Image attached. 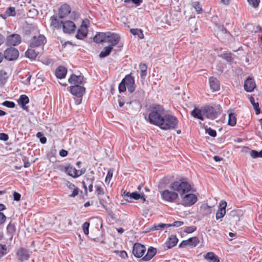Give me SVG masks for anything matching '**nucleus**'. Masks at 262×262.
I'll return each instance as SVG.
<instances>
[{
  "instance_id": "f257e3e1",
  "label": "nucleus",
  "mask_w": 262,
  "mask_h": 262,
  "mask_svg": "<svg viewBox=\"0 0 262 262\" xmlns=\"http://www.w3.org/2000/svg\"><path fill=\"white\" fill-rule=\"evenodd\" d=\"M148 110L149 113L147 120L151 124L159 126L166 114L165 109L160 104H152Z\"/></svg>"
},
{
  "instance_id": "f03ea898",
  "label": "nucleus",
  "mask_w": 262,
  "mask_h": 262,
  "mask_svg": "<svg viewBox=\"0 0 262 262\" xmlns=\"http://www.w3.org/2000/svg\"><path fill=\"white\" fill-rule=\"evenodd\" d=\"M179 122L176 116L171 114H165L159 127L164 130L176 129L178 127Z\"/></svg>"
},
{
  "instance_id": "7ed1b4c3",
  "label": "nucleus",
  "mask_w": 262,
  "mask_h": 262,
  "mask_svg": "<svg viewBox=\"0 0 262 262\" xmlns=\"http://www.w3.org/2000/svg\"><path fill=\"white\" fill-rule=\"evenodd\" d=\"M127 88L128 92L133 93L135 91L136 85L134 77L131 74L126 75L119 83L118 90L120 93L124 92Z\"/></svg>"
},
{
  "instance_id": "20e7f679",
  "label": "nucleus",
  "mask_w": 262,
  "mask_h": 262,
  "mask_svg": "<svg viewBox=\"0 0 262 262\" xmlns=\"http://www.w3.org/2000/svg\"><path fill=\"white\" fill-rule=\"evenodd\" d=\"M170 188L179 192L181 197H183L184 194L190 191L191 185L188 182L184 181V179H182L179 181L171 183L170 185Z\"/></svg>"
},
{
  "instance_id": "39448f33",
  "label": "nucleus",
  "mask_w": 262,
  "mask_h": 262,
  "mask_svg": "<svg viewBox=\"0 0 262 262\" xmlns=\"http://www.w3.org/2000/svg\"><path fill=\"white\" fill-rule=\"evenodd\" d=\"M4 58L8 61L16 60L19 56L18 51L14 47L8 48L4 52Z\"/></svg>"
},
{
  "instance_id": "423d86ee",
  "label": "nucleus",
  "mask_w": 262,
  "mask_h": 262,
  "mask_svg": "<svg viewBox=\"0 0 262 262\" xmlns=\"http://www.w3.org/2000/svg\"><path fill=\"white\" fill-rule=\"evenodd\" d=\"M47 42L46 37L42 34L38 36H34L29 41V46L32 48L44 45Z\"/></svg>"
},
{
  "instance_id": "0eeeda50",
  "label": "nucleus",
  "mask_w": 262,
  "mask_h": 262,
  "mask_svg": "<svg viewBox=\"0 0 262 262\" xmlns=\"http://www.w3.org/2000/svg\"><path fill=\"white\" fill-rule=\"evenodd\" d=\"M68 89L73 95L78 98H82L85 93V88L78 84L71 85L68 88Z\"/></svg>"
},
{
  "instance_id": "6e6552de",
  "label": "nucleus",
  "mask_w": 262,
  "mask_h": 262,
  "mask_svg": "<svg viewBox=\"0 0 262 262\" xmlns=\"http://www.w3.org/2000/svg\"><path fill=\"white\" fill-rule=\"evenodd\" d=\"M239 220L240 217L235 210L231 211L225 217L226 223L232 225L233 228H235V225Z\"/></svg>"
},
{
  "instance_id": "1a4fd4ad",
  "label": "nucleus",
  "mask_w": 262,
  "mask_h": 262,
  "mask_svg": "<svg viewBox=\"0 0 262 262\" xmlns=\"http://www.w3.org/2000/svg\"><path fill=\"white\" fill-rule=\"evenodd\" d=\"M203 114L208 119L213 120L217 117V113L212 106L206 105L203 107Z\"/></svg>"
},
{
  "instance_id": "9d476101",
  "label": "nucleus",
  "mask_w": 262,
  "mask_h": 262,
  "mask_svg": "<svg viewBox=\"0 0 262 262\" xmlns=\"http://www.w3.org/2000/svg\"><path fill=\"white\" fill-rule=\"evenodd\" d=\"M21 41V37L18 34H12L8 35L6 38V44L8 46H16Z\"/></svg>"
},
{
  "instance_id": "9b49d317",
  "label": "nucleus",
  "mask_w": 262,
  "mask_h": 262,
  "mask_svg": "<svg viewBox=\"0 0 262 262\" xmlns=\"http://www.w3.org/2000/svg\"><path fill=\"white\" fill-rule=\"evenodd\" d=\"M181 198L183 204L185 206H191L194 204L198 200L196 195L193 193H186Z\"/></svg>"
},
{
  "instance_id": "f8f14e48",
  "label": "nucleus",
  "mask_w": 262,
  "mask_h": 262,
  "mask_svg": "<svg viewBox=\"0 0 262 262\" xmlns=\"http://www.w3.org/2000/svg\"><path fill=\"white\" fill-rule=\"evenodd\" d=\"M183 224L182 221H176L172 224L159 223L157 225L154 224L152 226L147 228L146 229H161L163 228H168L171 227H178Z\"/></svg>"
},
{
  "instance_id": "ddd939ff",
  "label": "nucleus",
  "mask_w": 262,
  "mask_h": 262,
  "mask_svg": "<svg viewBox=\"0 0 262 262\" xmlns=\"http://www.w3.org/2000/svg\"><path fill=\"white\" fill-rule=\"evenodd\" d=\"M120 40V36L115 33L107 32L105 42L109 43V46L113 47L117 45Z\"/></svg>"
},
{
  "instance_id": "4468645a",
  "label": "nucleus",
  "mask_w": 262,
  "mask_h": 262,
  "mask_svg": "<svg viewBox=\"0 0 262 262\" xmlns=\"http://www.w3.org/2000/svg\"><path fill=\"white\" fill-rule=\"evenodd\" d=\"M161 196L163 200L169 202H173L178 198V194L174 191L165 190L162 192Z\"/></svg>"
},
{
  "instance_id": "2eb2a0df",
  "label": "nucleus",
  "mask_w": 262,
  "mask_h": 262,
  "mask_svg": "<svg viewBox=\"0 0 262 262\" xmlns=\"http://www.w3.org/2000/svg\"><path fill=\"white\" fill-rule=\"evenodd\" d=\"M94 171L91 170L90 172L88 173L84 176V180L82 182V184L84 190V193L87 195L88 188L86 184H93L95 181Z\"/></svg>"
},
{
  "instance_id": "dca6fc26",
  "label": "nucleus",
  "mask_w": 262,
  "mask_h": 262,
  "mask_svg": "<svg viewBox=\"0 0 262 262\" xmlns=\"http://www.w3.org/2000/svg\"><path fill=\"white\" fill-rule=\"evenodd\" d=\"M146 251L145 247L139 243H135L133 246V254L137 258L143 256Z\"/></svg>"
},
{
  "instance_id": "f3484780",
  "label": "nucleus",
  "mask_w": 262,
  "mask_h": 262,
  "mask_svg": "<svg viewBox=\"0 0 262 262\" xmlns=\"http://www.w3.org/2000/svg\"><path fill=\"white\" fill-rule=\"evenodd\" d=\"M226 206L227 203L226 201L222 200L220 202L219 209L215 214V218L217 220L223 218L225 215Z\"/></svg>"
},
{
  "instance_id": "a211bd4d",
  "label": "nucleus",
  "mask_w": 262,
  "mask_h": 262,
  "mask_svg": "<svg viewBox=\"0 0 262 262\" xmlns=\"http://www.w3.org/2000/svg\"><path fill=\"white\" fill-rule=\"evenodd\" d=\"M68 82L71 84L81 85L84 83V76L83 75L77 76L75 74H72L69 78Z\"/></svg>"
},
{
  "instance_id": "6ab92c4d",
  "label": "nucleus",
  "mask_w": 262,
  "mask_h": 262,
  "mask_svg": "<svg viewBox=\"0 0 262 262\" xmlns=\"http://www.w3.org/2000/svg\"><path fill=\"white\" fill-rule=\"evenodd\" d=\"M61 23H62V29L64 32L70 34L75 31L76 26L73 21L68 20L64 23L61 21Z\"/></svg>"
},
{
  "instance_id": "aec40b11",
  "label": "nucleus",
  "mask_w": 262,
  "mask_h": 262,
  "mask_svg": "<svg viewBox=\"0 0 262 262\" xmlns=\"http://www.w3.org/2000/svg\"><path fill=\"white\" fill-rule=\"evenodd\" d=\"M244 89L246 92H251L253 91L256 87V84L254 80L251 77L246 79L244 82Z\"/></svg>"
},
{
  "instance_id": "412c9836",
  "label": "nucleus",
  "mask_w": 262,
  "mask_h": 262,
  "mask_svg": "<svg viewBox=\"0 0 262 262\" xmlns=\"http://www.w3.org/2000/svg\"><path fill=\"white\" fill-rule=\"evenodd\" d=\"M209 83L212 92L219 91L220 90V82L217 78L210 77L209 78Z\"/></svg>"
},
{
  "instance_id": "4be33fe9",
  "label": "nucleus",
  "mask_w": 262,
  "mask_h": 262,
  "mask_svg": "<svg viewBox=\"0 0 262 262\" xmlns=\"http://www.w3.org/2000/svg\"><path fill=\"white\" fill-rule=\"evenodd\" d=\"M71 9L70 6L67 4L62 5L59 9L58 15L60 18H63L71 13Z\"/></svg>"
},
{
  "instance_id": "5701e85b",
  "label": "nucleus",
  "mask_w": 262,
  "mask_h": 262,
  "mask_svg": "<svg viewBox=\"0 0 262 262\" xmlns=\"http://www.w3.org/2000/svg\"><path fill=\"white\" fill-rule=\"evenodd\" d=\"M18 104L21 108L26 111H28V107L26 104L29 102V98L26 95H21L17 101Z\"/></svg>"
},
{
  "instance_id": "b1692460",
  "label": "nucleus",
  "mask_w": 262,
  "mask_h": 262,
  "mask_svg": "<svg viewBox=\"0 0 262 262\" xmlns=\"http://www.w3.org/2000/svg\"><path fill=\"white\" fill-rule=\"evenodd\" d=\"M36 25L33 24H27L23 28V34L26 36H30L35 31H37Z\"/></svg>"
},
{
  "instance_id": "393cba45",
  "label": "nucleus",
  "mask_w": 262,
  "mask_h": 262,
  "mask_svg": "<svg viewBox=\"0 0 262 262\" xmlns=\"http://www.w3.org/2000/svg\"><path fill=\"white\" fill-rule=\"evenodd\" d=\"M88 34V29L86 25H81L80 28L77 30L76 37L80 40L84 39Z\"/></svg>"
},
{
  "instance_id": "a878e982",
  "label": "nucleus",
  "mask_w": 262,
  "mask_h": 262,
  "mask_svg": "<svg viewBox=\"0 0 262 262\" xmlns=\"http://www.w3.org/2000/svg\"><path fill=\"white\" fill-rule=\"evenodd\" d=\"M178 241L176 235H171L165 243V246L167 249L172 248L177 244Z\"/></svg>"
},
{
  "instance_id": "bb28decb",
  "label": "nucleus",
  "mask_w": 262,
  "mask_h": 262,
  "mask_svg": "<svg viewBox=\"0 0 262 262\" xmlns=\"http://www.w3.org/2000/svg\"><path fill=\"white\" fill-rule=\"evenodd\" d=\"M157 249L152 247H149L144 256L142 257V260L146 261L150 260L156 254Z\"/></svg>"
},
{
  "instance_id": "cd10ccee",
  "label": "nucleus",
  "mask_w": 262,
  "mask_h": 262,
  "mask_svg": "<svg viewBox=\"0 0 262 262\" xmlns=\"http://www.w3.org/2000/svg\"><path fill=\"white\" fill-rule=\"evenodd\" d=\"M17 254L21 261L27 260L29 257V251L25 248L19 249L17 251Z\"/></svg>"
},
{
  "instance_id": "c85d7f7f",
  "label": "nucleus",
  "mask_w": 262,
  "mask_h": 262,
  "mask_svg": "<svg viewBox=\"0 0 262 262\" xmlns=\"http://www.w3.org/2000/svg\"><path fill=\"white\" fill-rule=\"evenodd\" d=\"M106 35L107 32H98L94 37L93 40L97 43H100L103 42H105Z\"/></svg>"
},
{
  "instance_id": "c756f323",
  "label": "nucleus",
  "mask_w": 262,
  "mask_h": 262,
  "mask_svg": "<svg viewBox=\"0 0 262 262\" xmlns=\"http://www.w3.org/2000/svg\"><path fill=\"white\" fill-rule=\"evenodd\" d=\"M191 115L194 118L203 121L204 120L203 114V107L201 109L195 107L191 112Z\"/></svg>"
},
{
  "instance_id": "7c9ffc66",
  "label": "nucleus",
  "mask_w": 262,
  "mask_h": 262,
  "mask_svg": "<svg viewBox=\"0 0 262 262\" xmlns=\"http://www.w3.org/2000/svg\"><path fill=\"white\" fill-rule=\"evenodd\" d=\"M10 74L4 70H0V87H3L7 82Z\"/></svg>"
},
{
  "instance_id": "2f4dec72",
  "label": "nucleus",
  "mask_w": 262,
  "mask_h": 262,
  "mask_svg": "<svg viewBox=\"0 0 262 262\" xmlns=\"http://www.w3.org/2000/svg\"><path fill=\"white\" fill-rule=\"evenodd\" d=\"M67 73V69L63 66H59L55 70V75L59 79L63 78L66 77Z\"/></svg>"
},
{
  "instance_id": "473e14b6",
  "label": "nucleus",
  "mask_w": 262,
  "mask_h": 262,
  "mask_svg": "<svg viewBox=\"0 0 262 262\" xmlns=\"http://www.w3.org/2000/svg\"><path fill=\"white\" fill-rule=\"evenodd\" d=\"M204 258L209 262H220V258L213 252H207L204 255Z\"/></svg>"
},
{
  "instance_id": "72a5a7b5",
  "label": "nucleus",
  "mask_w": 262,
  "mask_h": 262,
  "mask_svg": "<svg viewBox=\"0 0 262 262\" xmlns=\"http://www.w3.org/2000/svg\"><path fill=\"white\" fill-rule=\"evenodd\" d=\"M113 47H111V46H107L103 48V49L101 51L99 55V57L100 58H103L107 56H108L112 51H113Z\"/></svg>"
},
{
  "instance_id": "f704fd0d",
  "label": "nucleus",
  "mask_w": 262,
  "mask_h": 262,
  "mask_svg": "<svg viewBox=\"0 0 262 262\" xmlns=\"http://www.w3.org/2000/svg\"><path fill=\"white\" fill-rule=\"evenodd\" d=\"M38 54V52L35 51V50L28 49L25 52V56L31 59H35Z\"/></svg>"
},
{
  "instance_id": "c9c22d12",
  "label": "nucleus",
  "mask_w": 262,
  "mask_h": 262,
  "mask_svg": "<svg viewBox=\"0 0 262 262\" xmlns=\"http://www.w3.org/2000/svg\"><path fill=\"white\" fill-rule=\"evenodd\" d=\"M236 114L234 113H229L228 124L231 126H234L236 125Z\"/></svg>"
},
{
  "instance_id": "e433bc0d",
  "label": "nucleus",
  "mask_w": 262,
  "mask_h": 262,
  "mask_svg": "<svg viewBox=\"0 0 262 262\" xmlns=\"http://www.w3.org/2000/svg\"><path fill=\"white\" fill-rule=\"evenodd\" d=\"M130 32L133 35H137L140 39H143L144 37L143 31L140 29H130Z\"/></svg>"
},
{
  "instance_id": "4c0bfd02",
  "label": "nucleus",
  "mask_w": 262,
  "mask_h": 262,
  "mask_svg": "<svg viewBox=\"0 0 262 262\" xmlns=\"http://www.w3.org/2000/svg\"><path fill=\"white\" fill-rule=\"evenodd\" d=\"M65 172L70 176L75 178L74 176L75 173H77V169L70 165L65 167Z\"/></svg>"
},
{
  "instance_id": "58836bf2",
  "label": "nucleus",
  "mask_w": 262,
  "mask_h": 262,
  "mask_svg": "<svg viewBox=\"0 0 262 262\" xmlns=\"http://www.w3.org/2000/svg\"><path fill=\"white\" fill-rule=\"evenodd\" d=\"M249 100H250V103L252 104L253 107L255 111L256 114H257V115L259 114L260 112V109L259 107L258 103L255 102L254 98L252 96H251L249 98Z\"/></svg>"
},
{
  "instance_id": "ea45409f",
  "label": "nucleus",
  "mask_w": 262,
  "mask_h": 262,
  "mask_svg": "<svg viewBox=\"0 0 262 262\" xmlns=\"http://www.w3.org/2000/svg\"><path fill=\"white\" fill-rule=\"evenodd\" d=\"M188 246L191 247H196L199 243L200 241L197 237L189 238L188 239Z\"/></svg>"
},
{
  "instance_id": "a19ab883",
  "label": "nucleus",
  "mask_w": 262,
  "mask_h": 262,
  "mask_svg": "<svg viewBox=\"0 0 262 262\" xmlns=\"http://www.w3.org/2000/svg\"><path fill=\"white\" fill-rule=\"evenodd\" d=\"M201 210L204 215H207L211 213L213 210V207L209 206L208 205H204L201 207Z\"/></svg>"
},
{
  "instance_id": "79ce46f5",
  "label": "nucleus",
  "mask_w": 262,
  "mask_h": 262,
  "mask_svg": "<svg viewBox=\"0 0 262 262\" xmlns=\"http://www.w3.org/2000/svg\"><path fill=\"white\" fill-rule=\"evenodd\" d=\"M51 26L55 28H58L60 26V22L57 19V16L53 15L50 17Z\"/></svg>"
},
{
  "instance_id": "37998d69",
  "label": "nucleus",
  "mask_w": 262,
  "mask_h": 262,
  "mask_svg": "<svg viewBox=\"0 0 262 262\" xmlns=\"http://www.w3.org/2000/svg\"><path fill=\"white\" fill-rule=\"evenodd\" d=\"M191 5L195 10L197 14H201L203 12V10L199 2H193Z\"/></svg>"
},
{
  "instance_id": "c03bdc74",
  "label": "nucleus",
  "mask_w": 262,
  "mask_h": 262,
  "mask_svg": "<svg viewBox=\"0 0 262 262\" xmlns=\"http://www.w3.org/2000/svg\"><path fill=\"white\" fill-rule=\"evenodd\" d=\"M220 57L226 60L227 62H232L233 58L232 57V54L229 53H223L222 54L220 55Z\"/></svg>"
},
{
  "instance_id": "a18cd8bd",
  "label": "nucleus",
  "mask_w": 262,
  "mask_h": 262,
  "mask_svg": "<svg viewBox=\"0 0 262 262\" xmlns=\"http://www.w3.org/2000/svg\"><path fill=\"white\" fill-rule=\"evenodd\" d=\"M5 13L8 16H15L16 14L15 8L13 7H9L6 9Z\"/></svg>"
},
{
  "instance_id": "49530a36",
  "label": "nucleus",
  "mask_w": 262,
  "mask_h": 262,
  "mask_svg": "<svg viewBox=\"0 0 262 262\" xmlns=\"http://www.w3.org/2000/svg\"><path fill=\"white\" fill-rule=\"evenodd\" d=\"M250 156L254 159L262 158V149L260 151H258L255 150H252L250 152Z\"/></svg>"
},
{
  "instance_id": "de8ad7c7",
  "label": "nucleus",
  "mask_w": 262,
  "mask_h": 262,
  "mask_svg": "<svg viewBox=\"0 0 262 262\" xmlns=\"http://www.w3.org/2000/svg\"><path fill=\"white\" fill-rule=\"evenodd\" d=\"M249 5L253 8L258 7L260 0H247Z\"/></svg>"
},
{
  "instance_id": "09e8293b",
  "label": "nucleus",
  "mask_w": 262,
  "mask_h": 262,
  "mask_svg": "<svg viewBox=\"0 0 262 262\" xmlns=\"http://www.w3.org/2000/svg\"><path fill=\"white\" fill-rule=\"evenodd\" d=\"M205 133L208 134L210 136L212 137H215L216 136V132L215 130L208 127L205 129Z\"/></svg>"
},
{
  "instance_id": "8fccbe9b",
  "label": "nucleus",
  "mask_w": 262,
  "mask_h": 262,
  "mask_svg": "<svg viewBox=\"0 0 262 262\" xmlns=\"http://www.w3.org/2000/svg\"><path fill=\"white\" fill-rule=\"evenodd\" d=\"M2 105L6 107H7L8 108H13L15 107V104L14 102L8 101V100L5 101L2 103Z\"/></svg>"
},
{
  "instance_id": "3c124183",
  "label": "nucleus",
  "mask_w": 262,
  "mask_h": 262,
  "mask_svg": "<svg viewBox=\"0 0 262 262\" xmlns=\"http://www.w3.org/2000/svg\"><path fill=\"white\" fill-rule=\"evenodd\" d=\"M121 195L123 197V199H124L125 200L129 202L130 201L128 200V198H130L131 193L129 192H126V191H124L122 190L121 191Z\"/></svg>"
},
{
  "instance_id": "603ef678",
  "label": "nucleus",
  "mask_w": 262,
  "mask_h": 262,
  "mask_svg": "<svg viewBox=\"0 0 262 262\" xmlns=\"http://www.w3.org/2000/svg\"><path fill=\"white\" fill-rule=\"evenodd\" d=\"M7 253V247L5 245L0 244V257L3 256Z\"/></svg>"
},
{
  "instance_id": "864d4df0",
  "label": "nucleus",
  "mask_w": 262,
  "mask_h": 262,
  "mask_svg": "<svg viewBox=\"0 0 262 262\" xmlns=\"http://www.w3.org/2000/svg\"><path fill=\"white\" fill-rule=\"evenodd\" d=\"M141 193H138L137 192H133L131 193L130 198V199H134L136 200H138L140 199L141 198Z\"/></svg>"
},
{
  "instance_id": "5fc2aeb1",
  "label": "nucleus",
  "mask_w": 262,
  "mask_h": 262,
  "mask_svg": "<svg viewBox=\"0 0 262 262\" xmlns=\"http://www.w3.org/2000/svg\"><path fill=\"white\" fill-rule=\"evenodd\" d=\"M113 177V170L111 169H109L107 171L106 177L105 179V182H110L112 178Z\"/></svg>"
},
{
  "instance_id": "6e6d98bb",
  "label": "nucleus",
  "mask_w": 262,
  "mask_h": 262,
  "mask_svg": "<svg viewBox=\"0 0 262 262\" xmlns=\"http://www.w3.org/2000/svg\"><path fill=\"white\" fill-rule=\"evenodd\" d=\"M96 193L97 195H103L104 193L103 189L98 185H96Z\"/></svg>"
},
{
  "instance_id": "4d7b16f0",
  "label": "nucleus",
  "mask_w": 262,
  "mask_h": 262,
  "mask_svg": "<svg viewBox=\"0 0 262 262\" xmlns=\"http://www.w3.org/2000/svg\"><path fill=\"white\" fill-rule=\"evenodd\" d=\"M16 222L15 221L11 220L9 224L8 225L6 229H15L16 226H15Z\"/></svg>"
},
{
  "instance_id": "13d9d810",
  "label": "nucleus",
  "mask_w": 262,
  "mask_h": 262,
  "mask_svg": "<svg viewBox=\"0 0 262 262\" xmlns=\"http://www.w3.org/2000/svg\"><path fill=\"white\" fill-rule=\"evenodd\" d=\"M85 168H82L80 170H77V173H75L74 174V177H75V178H76L81 175H82L83 174H84L85 172Z\"/></svg>"
},
{
  "instance_id": "bf43d9fd",
  "label": "nucleus",
  "mask_w": 262,
  "mask_h": 262,
  "mask_svg": "<svg viewBox=\"0 0 262 262\" xmlns=\"http://www.w3.org/2000/svg\"><path fill=\"white\" fill-rule=\"evenodd\" d=\"M73 189H74V190H73L72 193L69 195L70 197L74 198L76 195H77V194H78L79 189L77 187H75Z\"/></svg>"
},
{
  "instance_id": "052dcab7",
  "label": "nucleus",
  "mask_w": 262,
  "mask_h": 262,
  "mask_svg": "<svg viewBox=\"0 0 262 262\" xmlns=\"http://www.w3.org/2000/svg\"><path fill=\"white\" fill-rule=\"evenodd\" d=\"M9 139V136L7 134L2 133H0V140L4 141H6Z\"/></svg>"
},
{
  "instance_id": "680f3d73",
  "label": "nucleus",
  "mask_w": 262,
  "mask_h": 262,
  "mask_svg": "<svg viewBox=\"0 0 262 262\" xmlns=\"http://www.w3.org/2000/svg\"><path fill=\"white\" fill-rule=\"evenodd\" d=\"M117 253H118L119 254V255L123 258H127V253L124 251V250H122V251H116Z\"/></svg>"
},
{
  "instance_id": "e2e57ef3",
  "label": "nucleus",
  "mask_w": 262,
  "mask_h": 262,
  "mask_svg": "<svg viewBox=\"0 0 262 262\" xmlns=\"http://www.w3.org/2000/svg\"><path fill=\"white\" fill-rule=\"evenodd\" d=\"M21 194L18 192L14 191L13 193V199L14 201H18L20 200Z\"/></svg>"
},
{
  "instance_id": "0e129e2a",
  "label": "nucleus",
  "mask_w": 262,
  "mask_h": 262,
  "mask_svg": "<svg viewBox=\"0 0 262 262\" xmlns=\"http://www.w3.org/2000/svg\"><path fill=\"white\" fill-rule=\"evenodd\" d=\"M6 220V216L2 213L0 212V226L3 224Z\"/></svg>"
},
{
  "instance_id": "69168bd1",
  "label": "nucleus",
  "mask_w": 262,
  "mask_h": 262,
  "mask_svg": "<svg viewBox=\"0 0 262 262\" xmlns=\"http://www.w3.org/2000/svg\"><path fill=\"white\" fill-rule=\"evenodd\" d=\"M26 80L23 82L25 84L28 85L30 84V80L32 77V75L28 73L26 75Z\"/></svg>"
},
{
  "instance_id": "338daca9",
  "label": "nucleus",
  "mask_w": 262,
  "mask_h": 262,
  "mask_svg": "<svg viewBox=\"0 0 262 262\" xmlns=\"http://www.w3.org/2000/svg\"><path fill=\"white\" fill-rule=\"evenodd\" d=\"M186 246H188V241L187 240H183L179 244V248H183Z\"/></svg>"
},
{
  "instance_id": "774afa93",
  "label": "nucleus",
  "mask_w": 262,
  "mask_h": 262,
  "mask_svg": "<svg viewBox=\"0 0 262 262\" xmlns=\"http://www.w3.org/2000/svg\"><path fill=\"white\" fill-rule=\"evenodd\" d=\"M68 154V152L67 150L64 149H61L59 151V155L62 157H66Z\"/></svg>"
}]
</instances>
